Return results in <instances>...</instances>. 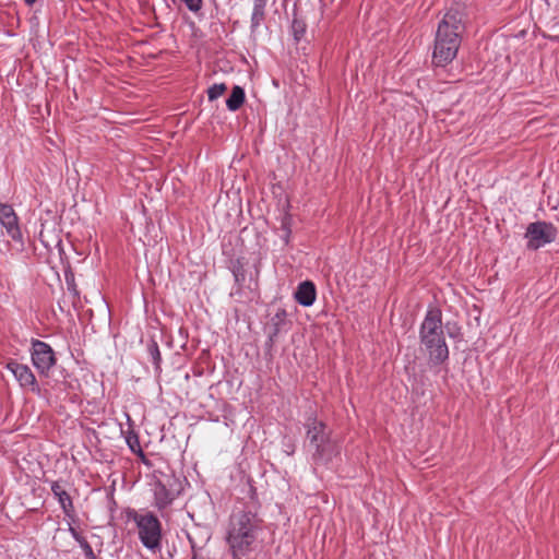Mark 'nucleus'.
Masks as SVG:
<instances>
[{"instance_id": "18", "label": "nucleus", "mask_w": 559, "mask_h": 559, "mask_svg": "<svg viewBox=\"0 0 559 559\" xmlns=\"http://www.w3.org/2000/svg\"><path fill=\"white\" fill-rule=\"evenodd\" d=\"M226 90H227V86L224 83L213 84L207 90L209 100L213 102V100L219 98L225 93Z\"/></svg>"}, {"instance_id": "23", "label": "nucleus", "mask_w": 559, "mask_h": 559, "mask_svg": "<svg viewBox=\"0 0 559 559\" xmlns=\"http://www.w3.org/2000/svg\"><path fill=\"white\" fill-rule=\"evenodd\" d=\"M151 354H152L154 362L158 364L160 360V353H159L157 344L153 345V348L151 349Z\"/></svg>"}, {"instance_id": "24", "label": "nucleus", "mask_w": 559, "mask_h": 559, "mask_svg": "<svg viewBox=\"0 0 559 559\" xmlns=\"http://www.w3.org/2000/svg\"><path fill=\"white\" fill-rule=\"evenodd\" d=\"M290 235H292V230H286L281 236L286 245L289 242Z\"/></svg>"}, {"instance_id": "19", "label": "nucleus", "mask_w": 559, "mask_h": 559, "mask_svg": "<svg viewBox=\"0 0 559 559\" xmlns=\"http://www.w3.org/2000/svg\"><path fill=\"white\" fill-rule=\"evenodd\" d=\"M180 1L192 13L200 12L202 9V5H203V0H180Z\"/></svg>"}, {"instance_id": "9", "label": "nucleus", "mask_w": 559, "mask_h": 559, "mask_svg": "<svg viewBox=\"0 0 559 559\" xmlns=\"http://www.w3.org/2000/svg\"><path fill=\"white\" fill-rule=\"evenodd\" d=\"M0 225L8 237L23 245V235L19 224V217L12 205L0 203Z\"/></svg>"}, {"instance_id": "12", "label": "nucleus", "mask_w": 559, "mask_h": 559, "mask_svg": "<svg viewBox=\"0 0 559 559\" xmlns=\"http://www.w3.org/2000/svg\"><path fill=\"white\" fill-rule=\"evenodd\" d=\"M53 496L57 498L63 513L68 518H72L74 514V507L69 493L61 487L58 481H53L50 487Z\"/></svg>"}, {"instance_id": "6", "label": "nucleus", "mask_w": 559, "mask_h": 559, "mask_svg": "<svg viewBox=\"0 0 559 559\" xmlns=\"http://www.w3.org/2000/svg\"><path fill=\"white\" fill-rule=\"evenodd\" d=\"M153 493V506L163 513L181 493V483L176 477L166 476L154 483Z\"/></svg>"}, {"instance_id": "21", "label": "nucleus", "mask_w": 559, "mask_h": 559, "mask_svg": "<svg viewBox=\"0 0 559 559\" xmlns=\"http://www.w3.org/2000/svg\"><path fill=\"white\" fill-rule=\"evenodd\" d=\"M80 547H81V549L83 550L84 556H85V558H86V559H98V558L95 556V554H94V551H93V548H92V546L88 544V542L83 543V545H81Z\"/></svg>"}, {"instance_id": "11", "label": "nucleus", "mask_w": 559, "mask_h": 559, "mask_svg": "<svg viewBox=\"0 0 559 559\" xmlns=\"http://www.w3.org/2000/svg\"><path fill=\"white\" fill-rule=\"evenodd\" d=\"M295 300L302 307H311L317 298V289L312 282L304 281L299 283L295 293Z\"/></svg>"}, {"instance_id": "16", "label": "nucleus", "mask_w": 559, "mask_h": 559, "mask_svg": "<svg viewBox=\"0 0 559 559\" xmlns=\"http://www.w3.org/2000/svg\"><path fill=\"white\" fill-rule=\"evenodd\" d=\"M306 29L307 25L305 21L295 16L292 21V33L296 41L301 40L306 34Z\"/></svg>"}, {"instance_id": "14", "label": "nucleus", "mask_w": 559, "mask_h": 559, "mask_svg": "<svg viewBox=\"0 0 559 559\" xmlns=\"http://www.w3.org/2000/svg\"><path fill=\"white\" fill-rule=\"evenodd\" d=\"M246 94L241 86L235 85L231 90L229 97L226 99L228 110L236 111L245 103Z\"/></svg>"}, {"instance_id": "2", "label": "nucleus", "mask_w": 559, "mask_h": 559, "mask_svg": "<svg viewBox=\"0 0 559 559\" xmlns=\"http://www.w3.org/2000/svg\"><path fill=\"white\" fill-rule=\"evenodd\" d=\"M465 31L464 15L457 9L448 10L438 23L432 62L444 67L452 62L461 46L462 35Z\"/></svg>"}, {"instance_id": "13", "label": "nucleus", "mask_w": 559, "mask_h": 559, "mask_svg": "<svg viewBox=\"0 0 559 559\" xmlns=\"http://www.w3.org/2000/svg\"><path fill=\"white\" fill-rule=\"evenodd\" d=\"M267 0H253L250 31L255 33L265 20Z\"/></svg>"}, {"instance_id": "4", "label": "nucleus", "mask_w": 559, "mask_h": 559, "mask_svg": "<svg viewBox=\"0 0 559 559\" xmlns=\"http://www.w3.org/2000/svg\"><path fill=\"white\" fill-rule=\"evenodd\" d=\"M305 429L313 464L328 465L341 454V445L324 421L310 416L305 423Z\"/></svg>"}, {"instance_id": "3", "label": "nucleus", "mask_w": 559, "mask_h": 559, "mask_svg": "<svg viewBox=\"0 0 559 559\" xmlns=\"http://www.w3.org/2000/svg\"><path fill=\"white\" fill-rule=\"evenodd\" d=\"M418 337L430 366H440L449 359L450 352L442 324V312L438 307L427 309L419 325Z\"/></svg>"}, {"instance_id": "10", "label": "nucleus", "mask_w": 559, "mask_h": 559, "mask_svg": "<svg viewBox=\"0 0 559 559\" xmlns=\"http://www.w3.org/2000/svg\"><path fill=\"white\" fill-rule=\"evenodd\" d=\"M5 368L13 374L21 388L28 389L32 392L39 391L36 377L27 365L20 364L16 360H10Z\"/></svg>"}, {"instance_id": "17", "label": "nucleus", "mask_w": 559, "mask_h": 559, "mask_svg": "<svg viewBox=\"0 0 559 559\" xmlns=\"http://www.w3.org/2000/svg\"><path fill=\"white\" fill-rule=\"evenodd\" d=\"M286 310L285 309H278L276 313L272 317L271 322L274 328L273 335H277L281 331L282 324L285 322L286 319Z\"/></svg>"}, {"instance_id": "25", "label": "nucleus", "mask_w": 559, "mask_h": 559, "mask_svg": "<svg viewBox=\"0 0 559 559\" xmlns=\"http://www.w3.org/2000/svg\"><path fill=\"white\" fill-rule=\"evenodd\" d=\"M25 4L33 5L37 0H23Z\"/></svg>"}, {"instance_id": "20", "label": "nucleus", "mask_w": 559, "mask_h": 559, "mask_svg": "<svg viewBox=\"0 0 559 559\" xmlns=\"http://www.w3.org/2000/svg\"><path fill=\"white\" fill-rule=\"evenodd\" d=\"M69 533L72 536V538L79 544V546L83 545V543H86L87 540L74 528L73 526H69Z\"/></svg>"}, {"instance_id": "15", "label": "nucleus", "mask_w": 559, "mask_h": 559, "mask_svg": "<svg viewBox=\"0 0 559 559\" xmlns=\"http://www.w3.org/2000/svg\"><path fill=\"white\" fill-rule=\"evenodd\" d=\"M124 416H126V419L128 421L129 429L128 430L121 429V433L124 436L126 442H127L129 449L133 453L141 452L139 437L136 436V433L132 429L131 417H130V415L128 413H124Z\"/></svg>"}, {"instance_id": "1", "label": "nucleus", "mask_w": 559, "mask_h": 559, "mask_svg": "<svg viewBox=\"0 0 559 559\" xmlns=\"http://www.w3.org/2000/svg\"><path fill=\"white\" fill-rule=\"evenodd\" d=\"M260 503L252 500L235 507L229 515L225 543L231 559H242L255 550L262 542L264 521L259 514Z\"/></svg>"}, {"instance_id": "8", "label": "nucleus", "mask_w": 559, "mask_h": 559, "mask_svg": "<svg viewBox=\"0 0 559 559\" xmlns=\"http://www.w3.org/2000/svg\"><path fill=\"white\" fill-rule=\"evenodd\" d=\"M557 228L547 222H534L531 223L525 231V238L527 239V249L537 250L551 243L557 238Z\"/></svg>"}, {"instance_id": "5", "label": "nucleus", "mask_w": 559, "mask_h": 559, "mask_svg": "<svg viewBox=\"0 0 559 559\" xmlns=\"http://www.w3.org/2000/svg\"><path fill=\"white\" fill-rule=\"evenodd\" d=\"M132 520L138 530L141 544L152 552L162 549V523L151 511L134 512Z\"/></svg>"}, {"instance_id": "22", "label": "nucleus", "mask_w": 559, "mask_h": 559, "mask_svg": "<svg viewBox=\"0 0 559 559\" xmlns=\"http://www.w3.org/2000/svg\"><path fill=\"white\" fill-rule=\"evenodd\" d=\"M281 230L284 233L286 230H292V216L289 214H285L281 222Z\"/></svg>"}, {"instance_id": "7", "label": "nucleus", "mask_w": 559, "mask_h": 559, "mask_svg": "<svg viewBox=\"0 0 559 559\" xmlns=\"http://www.w3.org/2000/svg\"><path fill=\"white\" fill-rule=\"evenodd\" d=\"M31 360L40 376L48 377L50 370L57 364V358L52 347L40 340L32 338L29 347Z\"/></svg>"}]
</instances>
